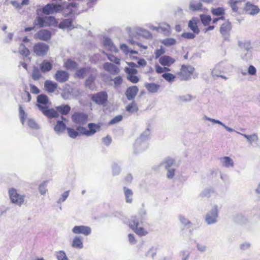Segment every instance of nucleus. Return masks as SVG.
Masks as SVG:
<instances>
[{
    "label": "nucleus",
    "instance_id": "1",
    "mask_svg": "<svg viewBox=\"0 0 260 260\" xmlns=\"http://www.w3.org/2000/svg\"><path fill=\"white\" fill-rule=\"evenodd\" d=\"M150 135V130L147 128L136 140L134 146L136 153L142 152L148 147L147 140L149 139Z\"/></svg>",
    "mask_w": 260,
    "mask_h": 260
},
{
    "label": "nucleus",
    "instance_id": "2",
    "mask_svg": "<svg viewBox=\"0 0 260 260\" xmlns=\"http://www.w3.org/2000/svg\"><path fill=\"white\" fill-rule=\"evenodd\" d=\"M34 23L40 27H56L57 25L58 22L53 16H39L36 18Z\"/></svg>",
    "mask_w": 260,
    "mask_h": 260
},
{
    "label": "nucleus",
    "instance_id": "3",
    "mask_svg": "<svg viewBox=\"0 0 260 260\" xmlns=\"http://www.w3.org/2000/svg\"><path fill=\"white\" fill-rule=\"evenodd\" d=\"M9 195L11 202L18 206H21L24 203L25 196L19 193L17 190L14 188H10L9 190Z\"/></svg>",
    "mask_w": 260,
    "mask_h": 260
},
{
    "label": "nucleus",
    "instance_id": "4",
    "mask_svg": "<svg viewBox=\"0 0 260 260\" xmlns=\"http://www.w3.org/2000/svg\"><path fill=\"white\" fill-rule=\"evenodd\" d=\"M142 223L139 222L135 217H132L129 221V227L134 230L135 233L140 236H144L147 234V231L141 226H139Z\"/></svg>",
    "mask_w": 260,
    "mask_h": 260
},
{
    "label": "nucleus",
    "instance_id": "5",
    "mask_svg": "<svg viewBox=\"0 0 260 260\" xmlns=\"http://www.w3.org/2000/svg\"><path fill=\"white\" fill-rule=\"evenodd\" d=\"M219 207L217 205H214L206 215L205 221L208 224L215 223L218 216Z\"/></svg>",
    "mask_w": 260,
    "mask_h": 260
},
{
    "label": "nucleus",
    "instance_id": "6",
    "mask_svg": "<svg viewBox=\"0 0 260 260\" xmlns=\"http://www.w3.org/2000/svg\"><path fill=\"white\" fill-rule=\"evenodd\" d=\"M226 68L225 64L223 62H221L216 64L214 68L211 71L212 77L215 79L217 77H220L224 80H227L228 78L222 74L225 72Z\"/></svg>",
    "mask_w": 260,
    "mask_h": 260
},
{
    "label": "nucleus",
    "instance_id": "7",
    "mask_svg": "<svg viewBox=\"0 0 260 260\" xmlns=\"http://www.w3.org/2000/svg\"><path fill=\"white\" fill-rule=\"evenodd\" d=\"M194 70V68L191 66L182 65L180 72L178 73V75L181 80H187L190 78Z\"/></svg>",
    "mask_w": 260,
    "mask_h": 260
},
{
    "label": "nucleus",
    "instance_id": "8",
    "mask_svg": "<svg viewBox=\"0 0 260 260\" xmlns=\"http://www.w3.org/2000/svg\"><path fill=\"white\" fill-rule=\"evenodd\" d=\"M72 120L76 124L84 125L87 122L88 116L83 112H76L72 115Z\"/></svg>",
    "mask_w": 260,
    "mask_h": 260
},
{
    "label": "nucleus",
    "instance_id": "9",
    "mask_svg": "<svg viewBox=\"0 0 260 260\" xmlns=\"http://www.w3.org/2000/svg\"><path fill=\"white\" fill-rule=\"evenodd\" d=\"M108 94L105 91H101L93 94L91 96V100L98 105H104L107 102Z\"/></svg>",
    "mask_w": 260,
    "mask_h": 260
},
{
    "label": "nucleus",
    "instance_id": "10",
    "mask_svg": "<svg viewBox=\"0 0 260 260\" xmlns=\"http://www.w3.org/2000/svg\"><path fill=\"white\" fill-rule=\"evenodd\" d=\"M62 10V7L60 5L49 4L42 8V12L45 15H50L57 13Z\"/></svg>",
    "mask_w": 260,
    "mask_h": 260
},
{
    "label": "nucleus",
    "instance_id": "11",
    "mask_svg": "<svg viewBox=\"0 0 260 260\" xmlns=\"http://www.w3.org/2000/svg\"><path fill=\"white\" fill-rule=\"evenodd\" d=\"M33 49L37 56H42L47 53L49 46L44 43H38L34 45Z\"/></svg>",
    "mask_w": 260,
    "mask_h": 260
},
{
    "label": "nucleus",
    "instance_id": "12",
    "mask_svg": "<svg viewBox=\"0 0 260 260\" xmlns=\"http://www.w3.org/2000/svg\"><path fill=\"white\" fill-rule=\"evenodd\" d=\"M37 106L42 112L43 114L49 118H51L54 117H57L59 116V114L56 110L53 109H49L45 105H37Z\"/></svg>",
    "mask_w": 260,
    "mask_h": 260
},
{
    "label": "nucleus",
    "instance_id": "13",
    "mask_svg": "<svg viewBox=\"0 0 260 260\" xmlns=\"http://www.w3.org/2000/svg\"><path fill=\"white\" fill-rule=\"evenodd\" d=\"M72 232L75 234H83L88 236L91 234L90 228L85 225H76L72 229Z\"/></svg>",
    "mask_w": 260,
    "mask_h": 260
},
{
    "label": "nucleus",
    "instance_id": "14",
    "mask_svg": "<svg viewBox=\"0 0 260 260\" xmlns=\"http://www.w3.org/2000/svg\"><path fill=\"white\" fill-rule=\"evenodd\" d=\"M231 28V24L229 21L225 22L220 26V32L225 40H229Z\"/></svg>",
    "mask_w": 260,
    "mask_h": 260
},
{
    "label": "nucleus",
    "instance_id": "15",
    "mask_svg": "<svg viewBox=\"0 0 260 260\" xmlns=\"http://www.w3.org/2000/svg\"><path fill=\"white\" fill-rule=\"evenodd\" d=\"M244 10L245 12L250 15H255L260 12L259 8L249 2L246 4Z\"/></svg>",
    "mask_w": 260,
    "mask_h": 260
},
{
    "label": "nucleus",
    "instance_id": "16",
    "mask_svg": "<svg viewBox=\"0 0 260 260\" xmlns=\"http://www.w3.org/2000/svg\"><path fill=\"white\" fill-rule=\"evenodd\" d=\"M69 74L68 72L62 70L57 71L55 75V79L58 82L63 83L68 80Z\"/></svg>",
    "mask_w": 260,
    "mask_h": 260
},
{
    "label": "nucleus",
    "instance_id": "17",
    "mask_svg": "<svg viewBox=\"0 0 260 260\" xmlns=\"http://www.w3.org/2000/svg\"><path fill=\"white\" fill-rule=\"evenodd\" d=\"M36 37L39 40L47 41L50 39L51 33L48 30L41 29L36 34Z\"/></svg>",
    "mask_w": 260,
    "mask_h": 260
},
{
    "label": "nucleus",
    "instance_id": "18",
    "mask_svg": "<svg viewBox=\"0 0 260 260\" xmlns=\"http://www.w3.org/2000/svg\"><path fill=\"white\" fill-rule=\"evenodd\" d=\"M104 69L111 75H116L119 72V68L110 62H106L103 64Z\"/></svg>",
    "mask_w": 260,
    "mask_h": 260
},
{
    "label": "nucleus",
    "instance_id": "19",
    "mask_svg": "<svg viewBox=\"0 0 260 260\" xmlns=\"http://www.w3.org/2000/svg\"><path fill=\"white\" fill-rule=\"evenodd\" d=\"M221 165L226 168H233L234 167V162L232 158L229 156H223L219 158Z\"/></svg>",
    "mask_w": 260,
    "mask_h": 260
},
{
    "label": "nucleus",
    "instance_id": "20",
    "mask_svg": "<svg viewBox=\"0 0 260 260\" xmlns=\"http://www.w3.org/2000/svg\"><path fill=\"white\" fill-rule=\"evenodd\" d=\"M159 62L163 66L170 67L175 62V59L167 56L164 55L160 57L158 59Z\"/></svg>",
    "mask_w": 260,
    "mask_h": 260
},
{
    "label": "nucleus",
    "instance_id": "21",
    "mask_svg": "<svg viewBox=\"0 0 260 260\" xmlns=\"http://www.w3.org/2000/svg\"><path fill=\"white\" fill-rule=\"evenodd\" d=\"M138 88L136 86L128 87L126 91V96L128 100H132L135 98L138 92Z\"/></svg>",
    "mask_w": 260,
    "mask_h": 260
},
{
    "label": "nucleus",
    "instance_id": "22",
    "mask_svg": "<svg viewBox=\"0 0 260 260\" xmlns=\"http://www.w3.org/2000/svg\"><path fill=\"white\" fill-rule=\"evenodd\" d=\"M104 46L105 48L111 52H117L118 49L113 44V42L108 38H104L103 41Z\"/></svg>",
    "mask_w": 260,
    "mask_h": 260
},
{
    "label": "nucleus",
    "instance_id": "23",
    "mask_svg": "<svg viewBox=\"0 0 260 260\" xmlns=\"http://www.w3.org/2000/svg\"><path fill=\"white\" fill-rule=\"evenodd\" d=\"M203 119L205 120L209 121L212 122L213 123L218 124L221 125L222 126H223V127H224L229 132H233L234 131V129H233V128H231L230 127L227 126L223 122H222L221 121H220L219 120L213 119V118H210V117L207 116L206 115H205L203 117Z\"/></svg>",
    "mask_w": 260,
    "mask_h": 260
},
{
    "label": "nucleus",
    "instance_id": "24",
    "mask_svg": "<svg viewBox=\"0 0 260 260\" xmlns=\"http://www.w3.org/2000/svg\"><path fill=\"white\" fill-rule=\"evenodd\" d=\"M58 27L61 29L68 28L72 29L74 28L72 19H66L61 21L58 25Z\"/></svg>",
    "mask_w": 260,
    "mask_h": 260
},
{
    "label": "nucleus",
    "instance_id": "25",
    "mask_svg": "<svg viewBox=\"0 0 260 260\" xmlns=\"http://www.w3.org/2000/svg\"><path fill=\"white\" fill-rule=\"evenodd\" d=\"M67 128L66 124L62 121L58 120L54 126V131L57 135H60Z\"/></svg>",
    "mask_w": 260,
    "mask_h": 260
},
{
    "label": "nucleus",
    "instance_id": "26",
    "mask_svg": "<svg viewBox=\"0 0 260 260\" xmlns=\"http://www.w3.org/2000/svg\"><path fill=\"white\" fill-rule=\"evenodd\" d=\"M123 189L126 203H132L133 201L134 194L132 190L126 187H123Z\"/></svg>",
    "mask_w": 260,
    "mask_h": 260
},
{
    "label": "nucleus",
    "instance_id": "27",
    "mask_svg": "<svg viewBox=\"0 0 260 260\" xmlns=\"http://www.w3.org/2000/svg\"><path fill=\"white\" fill-rule=\"evenodd\" d=\"M199 20L197 18H193L188 22V27L195 34H198L200 32L199 28L197 25Z\"/></svg>",
    "mask_w": 260,
    "mask_h": 260
},
{
    "label": "nucleus",
    "instance_id": "28",
    "mask_svg": "<svg viewBox=\"0 0 260 260\" xmlns=\"http://www.w3.org/2000/svg\"><path fill=\"white\" fill-rule=\"evenodd\" d=\"M45 88L48 92H53L57 87V84L51 80H46L44 84Z\"/></svg>",
    "mask_w": 260,
    "mask_h": 260
},
{
    "label": "nucleus",
    "instance_id": "29",
    "mask_svg": "<svg viewBox=\"0 0 260 260\" xmlns=\"http://www.w3.org/2000/svg\"><path fill=\"white\" fill-rule=\"evenodd\" d=\"M88 127L89 129H87V136H93L100 129V126L93 123H89Z\"/></svg>",
    "mask_w": 260,
    "mask_h": 260
},
{
    "label": "nucleus",
    "instance_id": "30",
    "mask_svg": "<svg viewBox=\"0 0 260 260\" xmlns=\"http://www.w3.org/2000/svg\"><path fill=\"white\" fill-rule=\"evenodd\" d=\"M40 68L42 72H48L52 69V64L49 61L44 60L40 63Z\"/></svg>",
    "mask_w": 260,
    "mask_h": 260
},
{
    "label": "nucleus",
    "instance_id": "31",
    "mask_svg": "<svg viewBox=\"0 0 260 260\" xmlns=\"http://www.w3.org/2000/svg\"><path fill=\"white\" fill-rule=\"evenodd\" d=\"M93 72V70H91L90 68H85L78 70L76 71V75L80 78H83L86 75Z\"/></svg>",
    "mask_w": 260,
    "mask_h": 260
},
{
    "label": "nucleus",
    "instance_id": "32",
    "mask_svg": "<svg viewBox=\"0 0 260 260\" xmlns=\"http://www.w3.org/2000/svg\"><path fill=\"white\" fill-rule=\"evenodd\" d=\"M145 87L149 92L155 93L159 90L160 85L154 83H145Z\"/></svg>",
    "mask_w": 260,
    "mask_h": 260
},
{
    "label": "nucleus",
    "instance_id": "33",
    "mask_svg": "<svg viewBox=\"0 0 260 260\" xmlns=\"http://www.w3.org/2000/svg\"><path fill=\"white\" fill-rule=\"evenodd\" d=\"M236 133L246 138L249 144H252L253 142H257L258 141V137L256 134L248 135L245 134H241L238 132H236Z\"/></svg>",
    "mask_w": 260,
    "mask_h": 260
},
{
    "label": "nucleus",
    "instance_id": "34",
    "mask_svg": "<svg viewBox=\"0 0 260 260\" xmlns=\"http://www.w3.org/2000/svg\"><path fill=\"white\" fill-rule=\"evenodd\" d=\"M56 110L62 115H67L71 110V107L68 105H61L56 107Z\"/></svg>",
    "mask_w": 260,
    "mask_h": 260
},
{
    "label": "nucleus",
    "instance_id": "35",
    "mask_svg": "<svg viewBox=\"0 0 260 260\" xmlns=\"http://www.w3.org/2000/svg\"><path fill=\"white\" fill-rule=\"evenodd\" d=\"M238 45L241 48L244 49V50H250L252 49L251 46V42L248 40L244 41H238Z\"/></svg>",
    "mask_w": 260,
    "mask_h": 260
},
{
    "label": "nucleus",
    "instance_id": "36",
    "mask_svg": "<svg viewBox=\"0 0 260 260\" xmlns=\"http://www.w3.org/2000/svg\"><path fill=\"white\" fill-rule=\"evenodd\" d=\"M202 4L200 2H197L194 0L190 1L189 9L192 11H198L201 10Z\"/></svg>",
    "mask_w": 260,
    "mask_h": 260
},
{
    "label": "nucleus",
    "instance_id": "37",
    "mask_svg": "<svg viewBox=\"0 0 260 260\" xmlns=\"http://www.w3.org/2000/svg\"><path fill=\"white\" fill-rule=\"evenodd\" d=\"M95 77L93 75H90L85 81V86L91 90H94L95 88L94 82Z\"/></svg>",
    "mask_w": 260,
    "mask_h": 260
},
{
    "label": "nucleus",
    "instance_id": "38",
    "mask_svg": "<svg viewBox=\"0 0 260 260\" xmlns=\"http://www.w3.org/2000/svg\"><path fill=\"white\" fill-rule=\"evenodd\" d=\"M72 246L74 248L81 249L83 247V242L79 236H76L73 240Z\"/></svg>",
    "mask_w": 260,
    "mask_h": 260
},
{
    "label": "nucleus",
    "instance_id": "39",
    "mask_svg": "<svg viewBox=\"0 0 260 260\" xmlns=\"http://www.w3.org/2000/svg\"><path fill=\"white\" fill-rule=\"evenodd\" d=\"M126 111L130 113H135L138 110L137 104L135 102L128 104L125 107Z\"/></svg>",
    "mask_w": 260,
    "mask_h": 260
},
{
    "label": "nucleus",
    "instance_id": "40",
    "mask_svg": "<svg viewBox=\"0 0 260 260\" xmlns=\"http://www.w3.org/2000/svg\"><path fill=\"white\" fill-rule=\"evenodd\" d=\"M77 63L74 60L68 59L64 63V67L68 70H74L77 68Z\"/></svg>",
    "mask_w": 260,
    "mask_h": 260
},
{
    "label": "nucleus",
    "instance_id": "41",
    "mask_svg": "<svg viewBox=\"0 0 260 260\" xmlns=\"http://www.w3.org/2000/svg\"><path fill=\"white\" fill-rule=\"evenodd\" d=\"M174 160L173 159L171 158H167L165 159L161 163L160 165L163 166L165 169H169L170 168L174 167Z\"/></svg>",
    "mask_w": 260,
    "mask_h": 260
},
{
    "label": "nucleus",
    "instance_id": "42",
    "mask_svg": "<svg viewBox=\"0 0 260 260\" xmlns=\"http://www.w3.org/2000/svg\"><path fill=\"white\" fill-rule=\"evenodd\" d=\"M160 42L167 47H169L175 45L176 41L174 38H168L160 41Z\"/></svg>",
    "mask_w": 260,
    "mask_h": 260
},
{
    "label": "nucleus",
    "instance_id": "43",
    "mask_svg": "<svg viewBox=\"0 0 260 260\" xmlns=\"http://www.w3.org/2000/svg\"><path fill=\"white\" fill-rule=\"evenodd\" d=\"M194 98L189 94L182 95L178 96V99L181 102H188L192 101Z\"/></svg>",
    "mask_w": 260,
    "mask_h": 260
},
{
    "label": "nucleus",
    "instance_id": "44",
    "mask_svg": "<svg viewBox=\"0 0 260 260\" xmlns=\"http://www.w3.org/2000/svg\"><path fill=\"white\" fill-rule=\"evenodd\" d=\"M55 256L57 260H69L66 252L63 250L56 252Z\"/></svg>",
    "mask_w": 260,
    "mask_h": 260
},
{
    "label": "nucleus",
    "instance_id": "45",
    "mask_svg": "<svg viewBox=\"0 0 260 260\" xmlns=\"http://www.w3.org/2000/svg\"><path fill=\"white\" fill-rule=\"evenodd\" d=\"M146 216V211L144 209H141L139 212L138 216H135L136 217L139 222L142 223L143 221L145 219Z\"/></svg>",
    "mask_w": 260,
    "mask_h": 260
},
{
    "label": "nucleus",
    "instance_id": "46",
    "mask_svg": "<svg viewBox=\"0 0 260 260\" xmlns=\"http://www.w3.org/2000/svg\"><path fill=\"white\" fill-rule=\"evenodd\" d=\"M200 18L202 23L204 25H208L209 24L210 22L211 21V17L209 15H201Z\"/></svg>",
    "mask_w": 260,
    "mask_h": 260
},
{
    "label": "nucleus",
    "instance_id": "47",
    "mask_svg": "<svg viewBox=\"0 0 260 260\" xmlns=\"http://www.w3.org/2000/svg\"><path fill=\"white\" fill-rule=\"evenodd\" d=\"M48 182L44 181L39 186V190L40 193L42 195H45L47 192V185Z\"/></svg>",
    "mask_w": 260,
    "mask_h": 260
},
{
    "label": "nucleus",
    "instance_id": "48",
    "mask_svg": "<svg viewBox=\"0 0 260 260\" xmlns=\"http://www.w3.org/2000/svg\"><path fill=\"white\" fill-rule=\"evenodd\" d=\"M19 52L21 55L25 57L27 56L30 54L29 50L26 48L23 44H20L19 48Z\"/></svg>",
    "mask_w": 260,
    "mask_h": 260
},
{
    "label": "nucleus",
    "instance_id": "49",
    "mask_svg": "<svg viewBox=\"0 0 260 260\" xmlns=\"http://www.w3.org/2000/svg\"><path fill=\"white\" fill-rule=\"evenodd\" d=\"M167 170L166 176L169 179H172L175 176L176 169L175 167L170 168L166 169Z\"/></svg>",
    "mask_w": 260,
    "mask_h": 260
},
{
    "label": "nucleus",
    "instance_id": "50",
    "mask_svg": "<svg viewBox=\"0 0 260 260\" xmlns=\"http://www.w3.org/2000/svg\"><path fill=\"white\" fill-rule=\"evenodd\" d=\"M162 77L169 83L173 82L175 79V76L171 73H164Z\"/></svg>",
    "mask_w": 260,
    "mask_h": 260
},
{
    "label": "nucleus",
    "instance_id": "51",
    "mask_svg": "<svg viewBox=\"0 0 260 260\" xmlns=\"http://www.w3.org/2000/svg\"><path fill=\"white\" fill-rule=\"evenodd\" d=\"M252 56L251 50H244V52L241 54V57L244 60H248L251 59Z\"/></svg>",
    "mask_w": 260,
    "mask_h": 260
},
{
    "label": "nucleus",
    "instance_id": "52",
    "mask_svg": "<svg viewBox=\"0 0 260 260\" xmlns=\"http://www.w3.org/2000/svg\"><path fill=\"white\" fill-rule=\"evenodd\" d=\"M37 102L39 104L45 105L48 103V98L45 94H40L37 98Z\"/></svg>",
    "mask_w": 260,
    "mask_h": 260
},
{
    "label": "nucleus",
    "instance_id": "53",
    "mask_svg": "<svg viewBox=\"0 0 260 260\" xmlns=\"http://www.w3.org/2000/svg\"><path fill=\"white\" fill-rule=\"evenodd\" d=\"M211 12L212 14L215 16H219L224 14V10L221 7L213 8L212 9Z\"/></svg>",
    "mask_w": 260,
    "mask_h": 260
},
{
    "label": "nucleus",
    "instance_id": "54",
    "mask_svg": "<svg viewBox=\"0 0 260 260\" xmlns=\"http://www.w3.org/2000/svg\"><path fill=\"white\" fill-rule=\"evenodd\" d=\"M170 26L165 24L164 26H160L158 27H153V29L156 30L158 32H168L170 29Z\"/></svg>",
    "mask_w": 260,
    "mask_h": 260
},
{
    "label": "nucleus",
    "instance_id": "55",
    "mask_svg": "<svg viewBox=\"0 0 260 260\" xmlns=\"http://www.w3.org/2000/svg\"><path fill=\"white\" fill-rule=\"evenodd\" d=\"M137 32L139 35H142L143 37L147 38H151V37H152L151 33L145 29H142V28H140L138 29Z\"/></svg>",
    "mask_w": 260,
    "mask_h": 260
},
{
    "label": "nucleus",
    "instance_id": "56",
    "mask_svg": "<svg viewBox=\"0 0 260 260\" xmlns=\"http://www.w3.org/2000/svg\"><path fill=\"white\" fill-rule=\"evenodd\" d=\"M67 130L70 137L75 139L78 136L77 131L70 127H67Z\"/></svg>",
    "mask_w": 260,
    "mask_h": 260
},
{
    "label": "nucleus",
    "instance_id": "57",
    "mask_svg": "<svg viewBox=\"0 0 260 260\" xmlns=\"http://www.w3.org/2000/svg\"><path fill=\"white\" fill-rule=\"evenodd\" d=\"M41 77V73L39 71V70L35 68L33 69L32 73V78L34 80H39Z\"/></svg>",
    "mask_w": 260,
    "mask_h": 260
},
{
    "label": "nucleus",
    "instance_id": "58",
    "mask_svg": "<svg viewBox=\"0 0 260 260\" xmlns=\"http://www.w3.org/2000/svg\"><path fill=\"white\" fill-rule=\"evenodd\" d=\"M27 124L29 127L31 128L39 129V126L38 124L36 122L34 119L32 118H28L27 120Z\"/></svg>",
    "mask_w": 260,
    "mask_h": 260
},
{
    "label": "nucleus",
    "instance_id": "59",
    "mask_svg": "<svg viewBox=\"0 0 260 260\" xmlns=\"http://www.w3.org/2000/svg\"><path fill=\"white\" fill-rule=\"evenodd\" d=\"M178 218L180 222L185 226L190 224V221L183 215H179Z\"/></svg>",
    "mask_w": 260,
    "mask_h": 260
},
{
    "label": "nucleus",
    "instance_id": "60",
    "mask_svg": "<svg viewBox=\"0 0 260 260\" xmlns=\"http://www.w3.org/2000/svg\"><path fill=\"white\" fill-rule=\"evenodd\" d=\"M106 55L108 58V59L111 62H113L117 64H120V59L115 57L113 55L111 54H106Z\"/></svg>",
    "mask_w": 260,
    "mask_h": 260
},
{
    "label": "nucleus",
    "instance_id": "61",
    "mask_svg": "<svg viewBox=\"0 0 260 260\" xmlns=\"http://www.w3.org/2000/svg\"><path fill=\"white\" fill-rule=\"evenodd\" d=\"M124 71L127 75H136L138 73V71L136 69L133 68L125 67L124 68Z\"/></svg>",
    "mask_w": 260,
    "mask_h": 260
},
{
    "label": "nucleus",
    "instance_id": "62",
    "mask_svg": "<svg viewBox=\"0 0 260 260\" xmlns=\"http://www.w3.org/2000/svg\"><path fill=\"white\" fill-rule=\"evenodd\" d=\"M21 98L24 102H28L31 100L30 94L27 91H24L23 93H22Z\"/></svg>",
    "mask_w": 260,
    "mask_h": 260
},
{
    "label": "nucleus",
    "instance_id": "63",
    "mask_svg": "<svg viewBox=\"0 0 260 260\" xmlns=\"http://www.w3.org/2000/svg\"><path fill=\"white\" fill-rule=\"evenodd\" d=\"M156 253V248L155 247L150 248L146 254L147 256H150L153 258Z\"/></svg>",
    "mask_w": 260,
    "mask_h": 260
},
{
    "label": "nucleus",
    "instance_id": "64",
    "mask_svg": "<svg viewBox=\"0 0 260 260\" xmlns=\"http://www.w3.org/2000/svg\"><path fill=\"white\" fill-rule=\"evenodd\" d=\"M112 169L113 175H118L121 171L120 167L116 164H114L112 165Z\"/></svg>",
    "mask_w": 260,
    "mask_h": 260
}]
</instances>
